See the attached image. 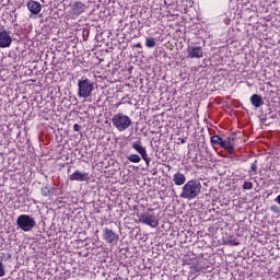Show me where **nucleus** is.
<instances>
[{
	"label": "nucleus",
	"instance_id": "f257e3e1",
	"mask_svg": "<svg viewBox=\"0 0 280 280\" xmlns=\"http://www.w3.org/2000/svg\"><path fill=\"white\" fill-rule=\"evenodd\" d=\"M202 191V184L198 179L188 180L182 188L179 198L184 200H194L200 196Z\"/></svg>",
	"mask_w": 280,
	"mask_h": 280
},
{
	"label": "nucleus",
	"instance_id": "f03ea898",
	"mask_svg": "<svg viewBox=\"0 0 280 280\" xmlns=\"http://www.w3.org/2000/svg\"><path fill=\"white\" fill-rule=\"evenodd\" d=\"M93 91H95V83L89 78L83 77L78 81V97L88 100L93 94Z\"/></svg>",
	"mask_w": 280,
	"mask_h": 280
},
{
	"label": "nucleus",
	"instance_id": "7ed1b4c3",
	"mask_svg": "<svg viewBox=\"0 0 280 280\" xmlns=\"http://www.w3.org/2000/svg\"><path fill=\"white\" fill-rule=\"evenodd\" d=\"M112 124L118 132H126L132 126V119L124 113H118L112 117Z\"/></svg>",
	"mask_w": 280,
	"mask_h": 280
},
{
	"label": "nucleus",
	"instance_id": "20e7f679",
	"mask_svg": "<svg viewBox=\"0 0 280 280\" xmlns=\"http://www.w3.org/2000/svg\"><path fill=\"white\" fill-rule=\"evenodd\" d=\"M16 224L19 229L27 233L32 231L34 226H36V220L30 217V214H21L20 217H18Z\"/></svg>",
	"mask_w": 280,
	"mask_h": 280
},
{
	"label": "nucleus",
	"instance_id": "39448f33",
	"mask_svg": "<svg viewBox=\"0 0 280 280\" xmlns=\"http://www.w3.org/2000/svg\"><path fill=\"white\" fill-rule=\"evenodd\" d=\"M138 220L141 224H145L151 229H156V226H159V217H156L154 213L144 212L138 214Z\"/></svg>",
	"mask_w": 280,
	"mask_h": 280
},
{
	"label": "nucleus",
	"instance_id": "423d86ee",
	"mask_svg": "<svg viewBox=\"0 0 280 280\" xmlns=\"http://www.w3.org/2000/svg\"><path fill=\"white\" fill-rule=\"evenodd\" d=\"M187 58H196L200 59L203 58L205 51L202 50V46H198L197 44H188L187 46Z\"/></svg>",
	"mask_w": 280,
	"mask_h": 280
},
{
	"label": "nucleus",
	"instance_id": "0eeeda50",
	"mask_svg": "<svg viewBox=\"0 0 280 280\" xmlns=\"http://www.w3.org/2000/svg\"><path fill=\"white\" fill-rule=\"evenodd\" d=\"M103 240L106 244H117V242H119V234L108 228H105L103 230Z\"/></svg>",
	"mask_w": 280,
	"mask_h": 280
},
{
	"label": "nucleus",
	"instance_id": "6e6552de",
	"mask_svg": "<svg viewBox=\"0 0 280 280\" xmlns=\"http://www.w3.org/2000/svg\"><path fill=\"white\" fill-rule=\"evenodd\" d=\"M12 45V35L9 31H0V48L8 49Z\"/></svg>",
	"mask_w": 280,
	"mask_h": 280
},
{
	"label": "nucleus",
	"instance_id": "1a4fd4ad",
	"mask_svg": "<svg viewBox=\"0 0 280 280\" xmlns=\"http://www.w3.org/2000/svg\"><path fill=\"white\" fill-rule=\"evenodd\" d=\"M26 5L31 14H40V10H43V5L38 1L30 0Z\"/></svg>",
	"mask_w": 280,
	"mask_h": 280
},
{
	"label": "nucleus",
	"instance_id": "9d476101",
	"mask_svg": "<svg viewBox=\"0 0 280 280\" xmlns=\"http://www.w3.org/2000/svg\"><path fill=\"white\" fill-rule=\"evenodd\" d=\"M131 148L136 150V152H138L142 159H147L148 150L145 147L141 145V140L132 142Z\"/></svg>",
	"mask_w": 280,
	"mask_h": 280
},
{
	"label": "nucleus",
	"instance_id": "9b49d317",
	"mask_svg": "<svg viewBox=\"0 0 280 280\" xmlns=\"http://www.w3.org/2000/svg\"><path fill=\"white\" fill-rule=\"evenodd\" d=\"M223 150H229L230 153L235 150V136L232 135L223 140Z\"/></svg>",
	"mask_w": 280,
	"mask_h": 280
},
{
	"label": "nucleus",
	"instance_id": "f8f14e48",
	"mask_svg": "<svg viewBox=\"0 0 280 280\" xmlns=\"http://www.w3.org/2000/svg\"><path fill=\"white\" fill-rule=\"evenodd\" d=\"M70 180H78L79 183H84V180H89V173L75 171L70 175Z\"/></svg>",
	"mask_w": 280,
	"mask_h": 280
},
{
	"label": "nucleus",
	"instance_id": "ddd939ff",
	"mask_svg": "<svg viewBox=\"0 0 280 280\" xmlns=\"http://www.w3.org/2000/svg\"><path fill=\"white\" fill-rule=\"evenodd\" d=\"M72 12L74 16H80V14H83V12H86V4L82 2H77L72 7Z\"/></svg>",
	"mask_w": 280,
	"mask_h": 280
},
{
	"label": "nucleus",
	"instance_id": "4468645a",
	"mask_svg": "<svg viewBox=\"0 0 280 280\" xmlns=\"http://www.w3.org/2000/svg\"><path fill=\"white\" fill-rule=\"evenodd\" d=\"M173 183L180 187L182 185H186L185 183H187V177H185V174L183 173H175L173 175Z\"/></svg>",
	"mask_w": 280,
	"mask_h": 280
},
{
	"label": "nucleus",
	"instance_id": "2eb2a0df",
	"mask_svg": "<svg viewBox=\"0 0 280 280\" xmlns=\"http://www.w3.org/2000/svg\"><path fill=\"white\" fill-rule=\"evenodd\" d=\"M250 104L254 105L255 108H260V106H264V98L259 96L258 94H253L249 98Z\"/></svg>",
	"mask_w": 280,
	"mask_h": 280
},
{
	"label": "nucleus",
	"instance_id": "dca6fc26",
	"mask_svg": "<svg viewBox=\"0 0 280 280\" xmlns=\"http://www.w3.org/2000/svg\"><path fill=\"white\" fill-rule=\"evenodd\" d=\"M42 196H44L45 198H49L51 196H54V187L46 185L42 188L40 190Z\"/></svg>",
	"mask_w": 280,
	"mask_h": 280
},
{
	"label": "nucleus",
	"instance_id": "f3484780",
	"mask_svg": "<svg viewBox=\"0 0 280 280\" xmlns=\"http://www.w3.org/2000/svg\"><path fill=\"white\" fill-rule=\"evenodd\" d=\"M211 145H220V148H224V140L220 136H212L210 138Z\"/></svg>",
	"mask_w": 280,
	"mask_h": 280
},
{
	"label": "nucleus",
	"instance_id": "a211bd4d",
	"mask_svg": "<svg viewBox=\"0 0 280 280\" xmlns=\"http://www.w3.org/2000/svg\"><path fill=\"white\" fill-rule=\"evenodd\" d=\"M145 47H148L149 49L156 47V39L154 37L147 38Z\"/></svg>",
	"mask_w": 280,
	"mask_h": 280
},
{
	"label": "nucleus",
	"instance_id": "6ab92c4d",
	"mask_svg": "<svg viewBox=\"0 0 280 280\" xmlns=\"http://www.w3.org/2000/svg\"><path fill=\"white\" fill-rule=\"evenodd\" d=\"M127 159L130 161V163H141V156L138 154H131Z\"/></svg>",
	"mask_w": 280,
	"mask_h": 280
},
{
	"label": "nucleus",
	"instance_id": "aec40b11",
	"mask_svg": "<svg viewBox=\"0 0 280 280\" xmlns=\"http://www.w3.org/2000/svg\"><path fill=\"white\" fill-rule=\"evenodd\" d=\"M196 270L197 272H200L202 270H207V266H205V260H201L198 262V265L196 266Z\"/></svg>",
	"mask_w": 280,
	"mask_h": 280
},
{
	"label": "nucleus",
	"instance_id": "412c9836",
	"mask_svg": "<svg viewBox=\"0 0 280 280\" xmlns=\"http://www.w3.org/2000/svg\"><path fill=\"white\" fill-rule=\"evenodd\" d=\"M249 174L253 176L254 174H257V161L252 163Z\"/></svg>",
	"mask_w": 280,
	"mask_h": 280
},
{
	"label": "nucleus",
	"instance_id": "4be33fe9",
	"mask_svg": "<svg viewBox=\"0 0 280 280\" xmlns=\"http://www.w3.org/2000/svg\"><path fill=\"white\" fill-rule=\"evenodd\" d=\"M243 189H245V191H248V190L253 189L252 182H244Z\"/></svg>",
	"mask_w": 280,
	"mask_h": 280
},
{
	"label": "nucleus",
	"instance_id": "5701e85b",
	"mask_svg": "<svg viewBox=\"0 0 280 280\" xmlns=\"http://www.w3.org/2000/svg\"><path fill=\"white\" fill-rule=\"evenodd\" d=\"M270 211H272V213H280V208H279V206H277V205H272L271 207H270Z\"/></svg>",
	"mask_w": 280,
	"mask_h": 280
},
{
	"label": "nucleus",
	"instance_id": "b1692460",
	"mask_svg": "<svg viewBox=\"0 0 280 280\" xmlns=\"http://www.w3.org/2000/svg\"><path fill=\"white\" fill-rule=\"evenodd\" d=\"M5 277V267L3 266V262L0 261V278Z\"/></svg>",
	"mask_w": 280,
	"mask_h": 280
},
{
	"label": "nucleus",
	"instance_id": "393cba45",
	"mask_svg": "<svg viewBox=\"0 0 280 280\" xmlns=\"http://www.w3.org/2000/svg\"><path fill=\"white\" fill-rule=\"evenodd\" d=\"M73 130H74V132H80V125L74 124L73 125Z\"/></svg>",
	"mask_w": 280,
	"mask_h": 280
},
{
	"label": "nucleus",
	"instance_id": "a878e982",
	"mask_svg": "<svg viewBox=\"0 0 280 280\" xmlns=\"http://www.w3.org/2000/svg\"><path fill=\"white\" fill-rule=\"evenodd\" d=\"M147 165H150V158L148 156V153H147V158L145 159H142Z\"/></svg>",
	"mask_w": 280,
	"mask_h": 280
},
{
	"label": "nucleus",
	"instance_id": "bb28decb",
	"mask_svg": "<svg viewBox=\"0 0 280 280\" xmlns=\"http://www.w3.org/2000/svg\"><path fill=\"white\" fill-rule=\"evenodd\" d=\"M136 47H138V49H141L143 46L141 45V43L136 44Z\"/></svg>",
	"mask_w": 280,
	"mask_h": 280
},
{
	"label": "nucleus",
	"instance_id": "cd10ccee",
	"mask_svg": "<svg viewBox=\"0 0 280 280\" xmlns=\"http://www.w3.org/2000/svg\"><path fill=\"white\" fill-rule=\"evenodd\" d=\"M231 242H232V244H233L234 246H238V245H240L238 242H235V241H231Z\"/></svg>",
	"mask_w": 280,
	"mask_h": 280
},
{
	"label": "nucleus",
	"instance_id": "c85d7f7f",
	"mask_svg": "<svg viewBox=\"0 0 280 280\" xmlns=\"http://www.w3.org/2000/svg\"><path fill=\"white\" fill-rule=\"evenodd\" d=\"M243 163H246V161H248V158H243Z\"/></svg>",
	"mask_w": 280,
	"mask_h": 280
},
{
	"label": "nucleus",
	"instance_id": "c756f323",
	"mask_svg": "<svg viewBox=\"0 0 280 280\" xmlns=\"http://www.w3.org/2000/svg\"><path fill=\"white\" fill-rule=\"evenodd\" d=\"M10 257H12V256L10 254H8L7 259H10Z\"/></svg>",
	"mask_w": 280,
	"mask_h": 280
}]
</instances>
